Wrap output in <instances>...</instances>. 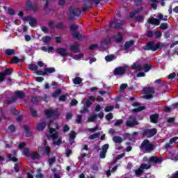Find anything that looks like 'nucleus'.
<instances>
[{
	"label": "nucleus",
	"mask_w": 178,
	"mask_h": 178,
	"mask_svg": "<svg viewBox=\"0 0 178 178\" xmlns=\"http://www.w3.org/2000/svg\"><path fill=\"white\" fill-rule=\"evenodd\" d=\"M56 29L58 30H65L66 29V26L63 24V22H59L56 25Z\"/></svg>",
	"instance_id": "nucleus-36"
},
{
	"label": "nucleus",
	"mask_w": 178,
	"mask_h": 178,
	"mask_svg": "<svg viewBox=\"0 0 178 178\" xmlns=\"http://www.w3.org/2000/svg\"><path fill=\"white\" fill-rule=\"evenodd\" d=\"M20 62V60L18 58L17 56H14L13 58L10 59V63L17 65Z\"/></svg>",
	"instance_id": "nucleus-37"
},
{
	"label": "nucleus",
	"mask_w": 178,
	"mask_h": 178,
	"mask_svg": "<svg viewBox=\"0 0 178 178\" xmlns=\"http://www.w3.org/2000/svg\"><path fill=\"white\" fill-rule=\"evenodd\" d=\"M73 83L75 85H79V84H81V83H83V79L79 77V76H76L74 79H73Z\"/></svg>",
	"instance_id": "nucleus-30"
},
{
	"label": "nucleus",
	"mask_w": 178,
	"mask_h": 178,
	"mask_svg": "<svg viewBox=\"0 0 178 178\" xmlns=\"http://www.w3.org/2000/svg\"><path fill=\"white\" fill-rule=\"evenodd\" d=\"M44 72H46V76H48V74L51 73H55L56 72V70H55V67H50V68H44Z\"/></svg>",
	"instance_id": "nucleus-29"
},
{
	"label": "nucleus",
	"mask_w": 178,
	"mask_h": 178,
	"mask_svg": "<svg viewBox=\"0 0 178 178\" xmlns=\"http://www.w3.org/2000/svg\"><path fill=\"white\" fill-rule=\"evenodd\" d=\"M113 141L115 143V144H122V143H123V139L120 136H115L113 138Z\"/></svg>",
	"instance_id": "nucleus-27"
},
{
	"label": "nucleus",
	"mask_w": 178,
	"mask_h": 178,
	"mask_svg": "<svg viewBox=\"0 0 178 178\" xmlns=\"http://www.w3.org/2000/svg\"><path fill=\"white\" fill-rule=\"evenodd\" d=\"M23 128L25 131V137H31L33 136V132H31L28 125H24Z\"/></svg>",
	"instance_id": "nucleus-20"
},
{
	"label": "nucleus",
	"mask_w": 178,
	"mask_h": 178,
	"mask_svg": "<svg viewBox=\"0 0 178 178\" xmlns=\"http://www.w3.org/2000/svg\"><path fill=\"white\" fill-rule=\"evenodd\" d=\"M4 54L6 55V56H12V55L16 54V50L13 49H6Z\"/></svg>",
	"instance_id": "nucleus-24"
},
{
	"label": "nucleus",
	"mask_w": 178,
	"mask_h": 178,
	"mask_svg": "<svg viewBox=\"0 0 178 178\" xmlns=\"http://www.w3.org/2000/svg\"><path fill=\"white\" fill-rule=\"evenodd\" d=\"M8 130H10L11 133H15L16 131V127H15V125H10Z\"/></svg>",
	"instance_id": "nucleus-60"
},
{
	"label": "nucleus",
	"mask_w": 178,
	"mask_h": 178,
	"mask_svg": "<svg viewBox=\"0 0 178 178\" xmlns=\"http://www.w3.org/2000/svg\"><path fill=\"white\" fill-rule=\"evenodd\" d=\"M73 118V114L72 113H66V120L69 121Z\"/></svg>",
	"instance_id": "nucleus-61"
},
{
	"label": "nucleus",
	"mask_w": 178,
	"mask_h": 178,
	"mask_svg": "<svg viewBox=\"0 0 178 178\" xmlns=\"http://www.w3.org/2000/svg\"><path fill=\"white\" fill-rule=\"evenodd\" d=\"M44 152L47 153V156H49V154H51V147L49 146H46L44 147Z\"/></svg>",
	"instance_id": "nucleus-58"
},
{
	"label": "nucleus",
	"mask_w": 178,
	"mask_h": 178,
	"mask_svg": "<svg viewBox=\"0 0 178 178\" xmlns=\"http://www.w3.org/2000/svg\"><path fill=\"white\" fill-rule=\"evenodd\" d=\"M178 140V137L175 136L174 138H172L170 139V144H174V143H176V140Z\"/></svg>",
	"instance_id": "nucleus-64"
},
{
	"label": "nucleus",
	"mask_w": 178,
	"mask_h": 178,
	"mask_svg": "<svg viewBox=\"0 0 178 178\" xmlns=\"http://www.w3.org/2000/svg\"><path fill=\"white\" fill-rule=\"evenodd\" d=\"M29 67L30 70H33V72H36L38 69V67L35 64H29Z\"/></svg>",
	"instance_id": "nucleus-40"
},
{
	"label": "nucleus",
	"mask_w": 178,
	"mask_h": 178,
	"mask_svg": "<svg viewBox=\"0 0 178 178\" xmlns=\"http://www.w3.org/2000/svg\"><path fill=\"white\" fill-rule=\"evenodd\" d=\"M99 137V133H95L89 136L90 140H95V138H98Z\"/></svg>",
	"instance_id": "nucleus-46"
},
{
	"label": "nucleus",
	"mask_w": 178,
	"mask_h": 178,
	"mask_svg": "<svg viewBox=\"0 0 178 178\" xmlns=\"http://www.w3.org/2000/svg\"><path fill=\"white\" fill-rule=\"evenodd\" d=\"M143 69L145 72L147 73V72H149L151 69H152V66L149 64L146 63L143 65Z\"/></svg>",
	"instance_id": "nucleus-38"
},
{
	"label": "nucleus",
	"mask_w": 178,
	"mask_h": 178,
	"mask_svg": "<svg viewBox=\"0 0 178 178\" xmlns=\"http://www.w3.org/2000/svg\"><path fill=\"white\" fill-rule=\"evenodd\" d=\"M8 159L9 161H12V162H15V163L19 162V159L15 156H12L11 154H8Z\"/></svg>",
	"instance_id": "nucleus-41"
},
{
	"label": "nucleus",
	"mask_w": 178,
	"mask_h": 178,
	"mask_svg": "<svg viewBox=\"0 0 178 178\" xmlns=\"http://www.w3.org/2000/svg\"><path fill=\"white\" fill-rule=\"evenodd\" d=\"M60 94H62V89L58 88L57 90H56L53 93H52V97L53 98H56L58 97H59V95H60Z\"/></svg>",
	"instance_id": "nucleus-28"
},
{
	"label": "nucleus",
	"mask_w": 178,
	"mask_h": 178,
	"mask_svg": "<svg viewBox=\"0 0 178 178\" xmlns=\"http://www.w3.org/2000/svg\"><path fill=\"white\" fill-rule=\"evenodd\" d=\"M138 124H140V122L134 115H129L125 122V126L130 129H133V127H136V126H138Z\"/></svg>",
	"instance_id": "nucleus-4"
},
{
	"label": "nucleus",
	"mask_w": 178,
	"mask_h": 178,
	"mask_svg": "<svg viewBox=\"0 0 178 178\" xmlns=\"http://www.w3.org/2000/svg\"><path fill=\"white\" fill-rule=\"evenodd\" d=\"M122 24L123 23L122 22V21L118 22L117 19H113L110 22V25L108 26V28H109V30H111L112 27H113V29H117L118 30H120L122 29Z\"/></svg>",
	"instance_id": "nucleus-13"
},
{
	"label": "nucleus",
	"mask_w": 178,
	"mask_h": 178,
	"mask_svg": "<svg viewBox=\"0 0 178 178\" xmlns=\"http://www.w3.org/2000/svg\"><path fill=\"white\" fill-rule=\"evenodd\" d=\"M17 99V98H19V99H23L24 97H26V95L23 91L22 90H18L15 92V96H14Z\"/></svg>",
	"instance_id": "nucleus-21"
},
{
	"label": "nucleus",
	"mask_w": 178,
	"mask_h": 178,
	"mask_svg": "<svg viewBox=\"0 0 178 178\" xmlns=\"http://www.w3.org/2000/svg\"><path fill=\"white\" fill-rule=\"evenodd\" d=\"M102 149L103 152H108V149H109V145L108 144H105L102 145Z\"/></svg>",
	"instance_id": "nucleus-56"
},
{
	"label": "nucleus",
	"mask_w": 178,
	"mask_h": 178,
	"mask_svg": "<svg viewBox=\"0 0 178 178\" xmlns=\"http://www.w3.org/2000/svg\"><path fill=\"white\" fill-rule=\"evenodd\" d=\"M77 136V134L74 131H72L70 134V138H72V140H75L76 137Z\"/></svg>",
	"instance_id": "nucleus-50"
},
{
	"label": "nucleus",
	"mask_w": 178,
	"mask_h": 178,
	"mask_svg": "<svg viewBox=\"0 0 178 178\" xmlns=\"http://www.w3.org/2000/svg\"><path fill=\"white\" fill-rule=\"evenodd\" d=\"M79 45L80 44L79 43H76L74 45H71L70 48L72 52H74V54H77V52H80V49H79Z\"/></svg>",
	"instance_id": "nucleus-25"
},
{
	"label": "nucleus",
	"mask_w": 178,
	"mask_h": 178,
	"mask_svg": "<svg viewBox=\"0 0 178 178\" xmlns=\"http://www.w3.org/2000/svg\"><path fill=\"white\" fill-rule=\"evenodd\" d=\"M13 70L8 68H6L3 73H4V74H6V76H10V74L12 73Z\"/></svg>",
	"instance_id": "nucleus-52"
},
{
	"label": "nucleus",
	"mask_w": 178,
	"mask_h": 178,
	"mask_svg": "<svg viewBox=\"0 0 178 178\" xmlns=\"http://www.w3.org/2000/svg\"><path fill=\"white\" fill-rule=\"evenodd\" d=\"M49 27L52 30H55L56 29V25L55 24V22L53 21L49 22Z\"/></svg>",
	"instance_id": "nucleus-47"
},
{
	"label": "nucleus",
	"mask_w": 178,
	"mask_h": 178,
	"mask_svg": "<svg viewBox=\"0 0 178 178\" xmlns=\"http://www.w3.org/2000/svg\"><path fill=\"white\" fill-rule=\"evenodd\" d=\"M70 30L72 32V38H76V40H81L83 38V35L79 33V26L76 24H73L70 26Z\"/></svg>",
	"instance_id": "nucleus-6"
},
{
	"label": "nucleus",
	"mask_w": 178,
	"mask_h": 178,
	"mask_svg": "<svg viewBox=\"0 0 178 178\" xmlns=\"http://www.w3.org/2000/svg\"><path fill=\"white\" fill-rule=\"evenodd\" d=\"M23 20L24 22H29L31 27H35V24L38 23L37 19L32 16H26L23 18Z\"/></svg>",
	"instance_id": "nucleus-14"
},
{
	"label": "nucleus",
	"mask_w": 178,
	"mask_h": 178,
	"mask_svg": "<svg viewBox=\"0 0 178 178\" xmlns=\"http://www.w3.org/2000/svg\"><path fill=\"white\" fill-rule=\"evenodd\" d=\"M135 20L136 22H141V23H143V22H144V15L136 16Z\"/></svg>",
	"instance_id": "nucleus-45"
},
{
	"label": "nucleus",
	"mask_w": 178,
	"mask_h": 178,
	"mask_svg": "<svg viewBox=\"0 0 178 178\" xmlns=\"http://www.w3.org/2000/svg\"><path fill=\"white\" fill-rule=\"evenodd\" d=\"M6 74L3 72H0V83L5 81Z\"/></svg>",
	"instance_id": "nucleus-53"
},
{
	"label": "nucleus",
	"mask_w": 178,
	"mask_h": 178,
	"mask_svg": "<svg viewBox=\"0 0 178 178\" xmlns=\"http://www.w3.org/2000/svg\"><path fill=\"white\" fill-rule=\"evenodd\" d=\"M143 173H144V170L142 169L141 167H140L139 168H138L136 171H135V175L136 176H141V175H143Z\"/></svg>",
	"instance_id": "nucleus-39"
},
{
	"label": "nucleus",
	"mask_w": 178,
	"mask_h": 178,
	"mask_svg": "<svg viewBox=\"0 0 178 178\" xmlns=\"http://www.w3.org/2000/svg\"><path fill=\"white\" fill-rule=\"evenodd\" d=\"M122 124H123V119L118 120L114 123V126H122Z\"/></svg>",
	"instance_id": "nucleus-59"
},
{
	"label": "nucleus",
	"mask_w": 178,
	"mask_h": 178,
	"mask_svg": "<svg viewBox=\"0 0 178 178\" xmlns=\"http://www.w3.org/2000/svg\"><path fill=\"white\" fill-rule=\"evenodd\" d=\"M145 109V106H140L136 108L132 109L133 113H138V112H141L142 111H144Z\"/></svg>",
	"instance_id": "nucleus-31"
},
{
	"label": "nucleus",
	"mask_w": 178,
	"mask_h": 178,
	"mask_svg": "<svg viewBox=\"0 0 178 178\" xmlns=\"http://www.w3.org/2000/svg\"><path fill=\"white\" fill-rule=\"evenodd\" d=\"M161 30H168V24L166 23H161L160 25Z\"/></svg>",
	"instance_id": "nucleus-57"
},
{
	"label": "nucleus",
	"mask_w": 178,
	"mask_h": 178,
	"mask_svg": "<svg viewBox=\"0 0 178 178\" xmlns=\"http://www.w3.org/2000/svg\"><path fill=\"white\" fill-rule=\"evenodd\" d=\"M140 167L144 170L151 169V165H148V164H141Z\"/></svg>",
	"instance_id": "nucleus-54"
},
{
	"label": "nucleus",
	"mask_w": 178,
	"mask_h": 178,
	"mask_svg": "<svg viewBox=\"0 0 178 178\" xmlns=\"http://www.w3.org/2000/svg\"><path fill=\"white\" fill-rule=\"evenodd\" d=\"M30 111H31V116L33 118H37L38 116V113H37V111H35V108H34L33 106L30 107Z\"/></svg>",
	"instance_id": "nucleus-32"
},
{
	"label": "nucleus",
	"mask_w": 178,
	"mask_h": 178,
	"mask_svg": "<svg viewBox=\"0 0 178 178\" xmlns=\"http://www.w3.org/2000/svg\"><path fill=\"white\" fill-rule=\"evenodd\" d=\"M10 113L13 114V115H17L19 113H20V111L16 110V108L13 107L10 110Z\"/></svg>",
	"instance_id": "nucleus-43"
},
{
	"label": "nucleus",
	"mask_w": 178,
	"mask_h": 178,
	"mask_svg": "<svg viewBox=\"0 0 178 178\" xmlns=\"http://www.w3.org/2000/svg\"><path fill=\"white\" fill-rule=\"evenodd\" d=\"M25 10L27 12L33 11V13H37L38 12V3L33 5L31 1L27 0V3L25 5Z\"/></svg>",
	"instance_id": "nucleus-10"
},
{
	"label": "nucleus",
	"mask_w": 178,
	"mask_h": 178,
	"mask_svg": "<svg viewBox=\"0 0 178 178\" xmlns=\"http://www.w3.org/2000/svg\"><path fill=\"white\" fill-rule=\"evenodd\" d=\"M113 119V114L112 113H109L106 115V120H108V122L112 120Z\"/></svg>",
	"instance_id": "nucleus-49"
},
{
	"label": "nucleus",
	"mask_w": 178,
	"mask_h": 178,
	"mask_svg": "<svg viewBox=\"0 0 178 178\" xmlns=\"http://www.w3.org/2000/svg\"><path fill=\"white\" fill-rule=\"evenodd\" d=\"M104 59L106 60V62H112V60H114L115 59V55L111 54L106 56Z\"/></svg>",
	"instance_id": "nucleus-35"
},
{
	"label": "nucleus",
	"mask_w": 178,
	"mask_h": 178,
	"mask_svg": "<svg viewBox=\"0 0 178 178\" xmlns=\"http://www.w3.org/2000/svg\"><path fill=\"white\" fill-rule=\"evenodd\" d=\"M52 40V37L49 35H46L42 38V41L44 42V44H48V42H50V41Z\"/></svg>",
	"instance_id": "nucleus-34"
},
{
	"label": "nucleus",
	"mask_w": 178,
	"mask_h": 178,
	"mask_svg": "<svg viewBox=\"0 0 178 178\" xmlns=\"http://www.w3.org/2000/svg\"><path fill=\"white\" fill-rule=\"evenodd\" d=\"M8 15H10V16H13V15L16 14V11H15L13 8H8Z\"/></svg>",
	"instance_id": "nucleus-62"
},
{
	"label": "nucleus",
	"mask_w": 178,
	"mask_h": 178,
	"mask_svg": "<svg viewBox=\"0 0 178 178\" xmlns=\"http://www.w3.org/2000/svg\"><path fill=\"white\" fill-rule=\"evenodd\" d=\"M45 127H47V121L43 120L42 122L37 124L36 130L38 131H42Z\"/></svg>",
	"instance_id": "nucleus-18"
},
{
	"label": "nucleus",
	"mask_w": 178,
	"mask_h": 178,
	"mask_svg": "<svg viewBox=\"0 0 178 178\" xmlns=\"http://www.w3.org/2000/svg\"><path fill=\"white\" fill-rule=\"evenodd\" d=\"M106 156V152H103L102 150L99 154V158H101L102 159H104Z\"/></svg>",
	"instance_id": "nucleus-63"
},
{
	"label": "nucleus",
	"mask_w": 178,
	"mask_h": 178,
	"mask_svg": "<svg viewBox=\"0 0 178 178\" xmlns=\"http://www.w3.org/2000/svg\"><path fill=\"white\" fill-rule=\"evenodd\" d=\"M133 45H134V40H131L129 41H126L124 45V48L125 50H127V49L131 48V47H133Z\"/></svg>",
	"instance_id": "nucleus-22"
},
{
	"label": "nucleus",
	"mask_w": 178,
	"mask_h": 178,
	"mask_svg": "<svg viewBox=\"0 0 178 178\" xmlns=\"http://www.w3.org/2000/svg\"><path fill=\"white\" fill-rule=\"evenodd\" d=\"M81 15V9L79 8H70L68 13L69 20L73 21L74 20V17L79 16Z\"/></svg>",
	"instance_id": "nucleus-8"
},
{
	"label": "nucleus",
	"mask_w": 178,
	"mask_h": 178,
	"mask_svg": "<svg viewBox=\"0 0 178 178\" xmlns=\"http://www.w3.org/2000/svg\"><path fill=\"white\" fill-rule=\"evenodd\" d=\"M36 73L38 76H47V72L41 70H36Z\"/></svg>",
	"instance_id": "nucleus-48"
},
{
	"label": "nucleus",
	"mask_w": 178,
	"mask_h": 178,
	"mask_svg": "<svg viewBox=\"0 0 178 178\" xmlns=\"http://www.w3.org/2000/svg\"><path fill=\"white\" fill-rule=\"evenodd\" d=\"M56 52L57 54H59V55H60V56H63V58H66V56L69 55V54H67V49H66L65 48H58L56 49Z\"/></svg>",
	"instance_id": "nucleus-16"
},
{
	"label": "nucleus",
	"mask_w": 178,
	"mask_h": 178,
	"mask_svg": "<svg viewBox=\"0 0 178 178\" xmlns=\"http://www.w3.org/2000/svg\"><path fill=\"white\" fill-rule=\"evenodd\" d=\"M158 119H159V114L155 113L150 115V122L156 124L158 123Z\"/></svg>",
	"instance_id": "nucleus-19"
},
{
	"label": "nucleus",
	"mask_w": 178,
	"mask_h": 178,
	"mask_svg": "<svg viewBox=\"0 0 178 178\" xmlns=\"http://www.w3.org/2000/svg\"><path fill=\"white\" fill-rule=\"evenodd\" d=\"M52 123H54V120H50L49 123L48 124L50 135H47V138H52L53 144H54V145H60V144H62V138H59L58 139V137H59V134H58L55 128L50 127Z\"/></svg>",
	"instance_id": "nucleus-1"
},
{
	"label": "nucleus",
	"mask_w": 178,
	"mask_h": 178,
	"mask_svg": "<svg viewBox=\"0 0 178 178\" xmlns=\"http://www.w3.org/2000/svg\"><path fill=\"white\" fill-rule=\"evenodd\" d=\"M140 148L142 151H145L146 152H152L154 150V145L149 142V140L145 139L142 142Z\"/></svg>",
	"instance_id": "nucleus-3"
},
{
	"label": "nucleus",
	"mask_w": 178,
	"mask_h": 178,
	"mask_svg": "<svg viewBox=\"0 0 178 178\" xmlns=\"http://www.w3.org/2000/svg\"><path fill=\"white\" fill-rule=\"evenodd\" d=\"M163 48V44H161V43H155L154 41L148 42L146 45L143 46V49L144 51H152V52H155V51H158V49H162Z\"/></svg>",
	"instance_id": "nucleus-2"
},
{
	"label": "nucleus",
	"mask_w": 178,
	"mask_h": 178,
	"mask_svg": "<svg viewBox=\"0 0 178 178\" xmlns=\"http://www.w3.org/2000/svg\"><path fill=\"white\" fill-rule=\"evenodd\" d=\"M127 70V66H120L115 68L113 70L114 76H123L126 74V71Z\"/></svg>",
	"instance_id": "nucleus-12"
},
{
	"label": "nucleus",
	"mask_w": 178,
	"mask_h": 178,
	"mask_svg": "<svg viewBox=\"0 0 178 178\" xmlns=\"http://www.w3.org/2000/svg\"><path fill=\"white\" fill-rule=\"evenodd\" d=\"M158 19L156 18H149L148 22L149 24H155L156 26H159L161 24L160 20H163V22L168 21V15L163 17V15L161 13L158 14Z\"/></svg>",
	"instance_id": "nucleus-5"
},
{
	"label": "nucleus",
	"mask_w": 178,
	"mask_h": 178,
	"mask_svg": "<svg viewBox=\"0 0 178 178\" xmlns=\"http://www.w3.org/2000/svg\"><path fill=\"white\" fill-rule=\"evenodd\" d=\"M154 35L156 38H161L162 37V32H161L160 31H156L154 32Z\"/></svg>",
	"instance_id": "nucleus-55"
},
{
	"label": "nucleus",
	"mask_w": 178,
	"mask_h": 178,
	"mask_svg": "<svg viewBox=\"0 0 178 178\" xmlns=\"http://www.w3.org/2000/svg\"><path fill=\"white\" fill-rule=\"evenodd\" d=\"M114 108L115 107L112 105L107 106L105 107L104 111H105V112H112V111H113Z\"/></svg>",
	"instance_id": "nucleus-44"
},
{
	"label": "nucleus",
	"mask_w": 178,
	"mask_h": 178,
	"mask_svg": "<svg viewBox=\"0 0 178 178\" xmlns=\"http://www.w3.org/2000/svg\"><path fill=\"white\" fill-rule=\"evenodd\" d=\"M97 118H98V115L97 114H95L88 118V122H95Z\"/></svg>",
	"instance_id": "nucleus-42"
},
{
	"label": "nucleus",
	"mask_w": 178,
	"mask_h": 178,
	"mask_svg": "<svg viewBox=\"0 0 178 178\" xmlns=\"http://www.w3.org/2000/svg\"><path fill=\"white\" fill-rule=\"evenodd\" d=\"M132 70H138V72H141V70H143V67H141V64H136L134 63L131 65V68Z\"/></svg>",
	"instance_id": "nucleus-26"
},
{
	"label": "nucleus",
	"mask_w": 178,
	"mask_h": 178,
	"mask_svg": "<svg viewBox=\"0 0 178 178\" xmlns=\"http://www.w3.org/2000/svg\"><path fill=\"white\" fill-rule=\"evenodd\" d=\"M145 94H155V89L152 87H146L143 88Z\"/></svg>",
	"instance_id": "nucleus-23"
},
{
	"label": "nucleus",
	"mask_w": 178,
	"mask_h": 178,
	"mask_svg": "<svg viewBox=\"0 0 178 178\" xmlns=\"http://www.w3.org/2000/svg\"><path fill=\"white\" fill-rule=\"evenodd\" d=\"M30 156H31L32 159H33V161H35L37 159H40V154L35 152H32L30 154Z\"/></svg>",
	"instance_id": "nucleus-33"
},
{
	"label": "nucleus",
	"mask_w": 178,
	"mask_h": 178,
	"mask_svg": "<svg viewBox=\"0 0 178 178\" xmlns=\"http://www.w3.org/2000/svg\"><path fill=\"white\" fill-rule=\"evenodd\" d=\"M156 133H158V130L155 128L152 129H143L142 133L140 134L143 137H147V138H151L156 136Z\"/></svg>",
	"instance_id": "nucleus-7"
},
{
	"label": "nucleus",
	"mask_w": 178,
	"mask_h": 178,
	"mask_svg": "<svg viewBox=\"0 0 178 178\" xmlns=\"http://www.w3.org/2000/svg\"><path fill=\"white\" fill-rule=\"evenodd\" d=\"M92 6V0H86L84 1L82 8V12L88 11V8Z\"/></svg>",
	"instance_id": "nucleus-15"
},
{
	"label": "nucleus",
	"mask_w": 178,
	"mask_h": 178,
	"mask_svg": "<svg viewBox=\"0 0 178 178\" xmlns=\"http://www.w3.org/2000/svg\"><path fill=\"white\" fill-rule=\"evenodd\" d=\"M16 99H17L15 96H13L11 99L7 101L8 105H10V104H13V102H16Z\"/></svg>",
	"instance_id": "nucleus-51"
},
{
	"label": "nucleus",
	"mask_w": 178,
	"mask_h": 178,
	"mask_svg": "<svg viewBox=\"0 0 178 178\" xmlns=\"http://www.w3.org/2000/svg\"><path fill=\"white\" fill-rule=\"evenodd\" d=\"M112 42V40H111V38H108L106 39H104L103 41L101 42V45L99 47L100 49H105L107 47V45H109Z\"/></svg>",
	"instance_id": "nucleus-17"
},
{
	"label": "nucleus",
	"mask_w": 178,
	"mask_h": 178,
	"mask_svg": "<svg viewBox=\"0 0 178 178\" xmlns=\"http://www.w3.org/2000/svg\"><path fill=\"white\" fill-rule=\"evenodd\" d=\"M143 161L145 162H148L149 163H161L163 162V159L162 157L159 158L158 156H152L148 160V157L144 156Z\"/></svg>",
	"instance_id": "nucleus-11"
},
{
	"label": "nucleus",
	"mask_w": 178,
	"mask_h": 178,
	"mask_svg": "<svg viewBox=\"0 0 178 178\" xmlns=\"http://www.w3.org/2000/svg\"><path fill=\"white\" fill-rule=\"evenodd\" d=\"M44 115L47 119L50 118H54V119H58L60 116V113L57 110L47 109L44 111Z\"/></svg>",
	"instance_id": "nucleus-9"
}]
</instances>
